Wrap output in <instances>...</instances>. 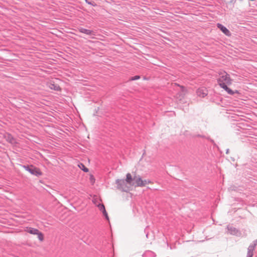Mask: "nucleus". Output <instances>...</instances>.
Here are the masks:
<instances>
[{
    "label": "nucleus",
    "instance_id": "obj_1",
    "mask_svg": "<svg viewBox=\"0 0 257 257\" xmlns=\"http://www.w3.org/2000/svg\"><path fill=\"white\" fill-rule=\"evenodd\" d=\"M218 74L219 77L217 78V81L221 88L223 87L224 85H229L232 83V79L229 74L226 72L220 71L218 73Z\"/></svg>",
    "mask_w": 257,
    "mask_h": 257
},
{
    "label": "nucleus",
    "instance_id": "obj_2",
    "mask_svg": "<svg viewBox=\"0 0 257 257\" xmlns=\"http://www.w3.org/2000/svg\"><path fill=\"white\" fill-rule=\"evenodd\" d=\"M126 182L130 186L143 187V184H142L143 180L139 175H135L133 178L130 173H127L126 174Z\"/></svg>",
    "mask_w": 257,
    "mask_h": 257
},
{
    "label": "nucleus",
    "instance_id": "obj_3",
    "mask_svg": "<svg viewBox=\"0 0 257 257\" xmlns=\"http://www.w3.org/2000/svg\"><path fill=\"white\" fill-rule=\"evenodd\" d=\"M115 183L117 185V189L122 191L127 192L130 191V187L128 184L126 182V179H117L115 181Z\"/></svg>",
    "mask_w": 257,
    "mask_h": 257
},
{
    "label": "nucleus",
    "instance_id": "obj_4",
    "mask_svg": "<svg viewBox=\"0 0 257 257\" xmlns=\"http://www.w3.org/2000/svg\"><path fill=\"white\" fill-rule=\"evenodd\" d=\"M23 167L25 170L28 171L32 175L36 177H39L42 175V172L40 169L35 167L33 165H23Z\"/></svg>",
    "mask_w": 257,
    "mask_h": 257
},
{
    "label": "nucleus",
    "instance_id": "obj_5",
    "mask_svg": "<svg viewBox=\"0 0 257 257\" xmlns=\"http://www.w3.org/2000/svg\"><path fill=\"white\" fill-rule=\"evenodd\" d=\"M27 232L34 235H37L38 238L40 241L44 239V236L43 233L40 232L38 229L31 227H27L25 230Z\"/></svg>",
    "mask_w": 257,
    "mask_h": 257
},
{
    "label": "nucleus",
    "instance_id": "obj_6",
    "mask_svg": "<svg viewBox=\"0 0 257 257\" xmlns=\"http://www.w3.org/2000/svg\"><path fill=\"white\" fill-rule=\"evenodd\" d=\"M257 245V240L253 241L252 243L250 244L247 248V252L246 257H252L253 255V250Z\"/></svg>",
    "mask_w": 257,
    "mask_h": 257
},
{
    "label": "nucleus",
    "instance_id": "obj_7",
    "mask_svg": "<svg viewBox=\"0 0 257 257\" xmlns=\"http://www.w3.org/2000/svg\"><path fill=\"white\" fill-rule=\"evenodd\" d=\"M196 93L198 96L203 98L208 94V91L206 88L201 87L197 89Z\"/></svg>",
    "mask_w": 257,
    "mask_h": 257
},
{
    "label": "nucleus",
    "instance_id": "obj_8",
    "mask_svg": "<svg viewBox=\"0 0 257 257\" xmlns=\"http://www.w3.org/2000/svg\"><path fill=\"white\" fill-rule=\"evenodd\" d=\"M227 228L228 229V232L232 235H234L236 236H239L241 234L240 232L237 230L236 228L233 226H230L228 225L227 226Z\"/></svg>",
    "mask_w": 257,
    "mask_h": 257
},
{
    "label": "nucleus",
    "instance_id": "obj_9",
    "mask_svg": "<svg viewBox=\"0 0 257 257\" xmlns=\"http://www.w3.org/2000/svg\"><path fill=\"white\" fill-rule=\"evenodd\" d=\"M78 31L81 33H83L86 35H89V36H91V35L95 36L96 35L94 31H93L92 30L86 29L83 28L82 27H80V28H78Z\"/></svg>",
    "mask_w": 257,
    "mask_h": 257
},
{
    "label": "nucleus",
    "instance_id": "obj_10",
    "mask_svg": "<svg viewBox=\"0 0 257 257\" xmlns=\"http://www.w3.org/2000/svg\"><path fill=\"white\" fill-rule=\"evenodd\" d=\"M217 26V27L226 36H229L230 35V31L222 24L218 23Z\"/></svg>",
    "mask_w": 257,
    "mask_h": 257
},
{
    "label": "nucleus",
    "instance_id": "obj_11",
    "mask_svg": "<svg viewBox=\"0 0 257 257\" xmlns=\"http://www.w3.org/2000/svg\"><path fill=\"white\" fill-rule=\"evenodd\" d=\"M143 257H155L156 254L155 252L151 250L146 251L142 255Z\"/></svg>",
    "mask_w": 257,
    "mask_h": 257
},
{
    "label": "nucleus",
    "instance_id": "obj_12",
    "mask_svg": "<svg viewBox=\"0 0 257 257\" xmlns=\"http://www.w3.org/2000/svg\"><path fill=\"white\" fill-rule=\"evenodd\" d=\"M49 87L50 88V89H53L54 90L58 91V90H60V86L57 84L50 83V85H49Z\"/></svg>",
    "mask_w": 257,
    "mask_h": 257
},
{
    "label": "nucleus",
    "instance_id": "obj_13",
    "mask_svg": "<svg viewBox=\"0 0 257 257\" xmlns=\"http://www.w3.org/2000/svg\"><path fill=\"white\" fill-rule=\"evenodd\" d=\"M222 88L225 90L230 95H233L234 93L232 90L227 87V85H224L223 87H222Z\"/></svg>",
    "mask_w": 257,
    "mask_h": 257
},
{
    "label": "nucleus",
    "instance_id": "obj_14",
    "mask_svg": "<svg viewBox=\"0 0 257 257\" xmlns=\"http://www.w3.org/2000/svg\"><path fill=\"white\" fill-rule=\"evenodd\" d=\"M78 166L84 172L86 173L89 171L88 169L86 168L82 163H80V164L78 165Z\"/></svg>",
    "mask_w": 257,
    "mask_h": 257
},
{
    "label": "nucleus",
    "instance_id": "obj_15",
    "mask_svg": "<svg viewBox=\"0 0 257 257\" xmlns=\"http://www.w3.org/2000/svg\"><path fill=\"white\" fill-rule=\"evenodd\" d=\"M7 140L11 144H13L15 142V139L13 136L11 135H8Z\"/></svg>",
    "mask_w": 257,
    "mask_h": 257
},
{
    "label": "nucleus",
    "instance_id": "obj_16",
    "mask_svg": "<svg viewBox=\"0 0 257 257\" xmlns=\"http://www.w3.org/2000/svg\"><path fill=\"white\" fill-rule=\"evenodd\" d=\"M98 208H99V210L102 212L103 210L105 209V206L103 204H99L97 205Z\"/></svg>",
    "mask_w": 257,
    "mask_h": 257
},
{
    "label": "nucleus",
    "instance_id": "obj_17",
    "mask_svg": "<svg viewBox=\"0 0 257 257\" xmlns=\"http://www.w3.org/2000/svg\"><path fill=\"white\" fill-rule=\"evenodd\" d=\"M150 183H152V182L150 180H143L142 184H143V187L145 186V185H146L147 184H149Z\"/></svg>",
    "mask_w": 257,
    "mask_h": 257
},
{
    "label": "nucleus",
    "instance_id": "obj_18",
    "mask_svg": "<svg viewBox=\"0 0 257 257\" xmlns=\"http://www.w3.org/2000/svg\"><path fill=\"white\" fill-rule=\"evenodd\" d=\"M140 78V76L139 75H136L135 76L131 77L130 79V80L134 81V80H138Z\"/></svg>",
    "mask_w": 257,
    "mask_h": 257
},
{
    "label": "nucleus",
    "instance_id": "obj_19",
    "mask_svg": "<svg viewBox=\"0 0 257 257\" xmlns=\"http://www.w3.org/2000/svg\"><path fill=\"white\" fill-rule=\"evenodd\" d=\"M85 1L88 5H92L94 7L96 6V4L95 3H94V2H89L88 0H85Z\"/></svg>",
    "mask_w": 257,
    "mask_h": 257
},
{
    "label": "nucleus",
    "instance_id": "obj_20",
    "mask_svg": "<svg viewBox=\"0 0 257 257\" xmlns=\"http://www.w3.org/2000/svg\"><path fill=\"white\" fill-rule=\"evenodd\" d=\"M102 213H103V215L104 216H106V214H107V213L106 211V210L105 209L104 210H103Z\"/></svg>",
    "mask_w": 257,
    "mask_h": 257
},
{
    "label": "nucleus",
    "instance_id": "obj_21",
    "mask_svg": "<svg viewBox=\"0 0 257 257\" xmlns=\"http://www.w3.org/2000/svg\"><path fill=\"white\" fill-rule=\"evenodd\" d=\"M105 218L107 220H109V217H108V214H106V216H104Z\"/></svg>",
    "mask_w": 257,
    "mask_h": 257
},
{
    "label": "nucleus",
    "instance_id": "obj_22",
    "mask_svg": "<svg viewBox=\"0 0 257 257\" xmlns=\"http://www.w3.org/2000/svg\"><path fill=\"white\" fill-rule=\"evenodd\" d=\"M175 85H177V84H176V83H175ZM177 85H178V86H180V85H179V84H177ZM180 87H181V88L182 89V90L184 89V87L183 86H180Z\"/></svg>",
    "mask_w": 257,
    "mask_h": 257
},
{
    "label": "nucleus",
    "instance_id": "obj_23",
    "mask_svg": "<svg viewBox=\"0 0 257 257\" xmlns=\"http://www.w3.org/2000/svg\"><path fill=\"white\" fill-rule=\"evenodd\" d=\"M229 150L228 149H227L226 150V154H228L229 153Z\"/></svg>",
    "mask_w": 257,
    "mask_h": 257
},
{
    "label": "nucleus",
    "instance_id": "obj_24",
    "mask_svg": "<svg viewBox=\"0 0 257 257\" xmlns=\"http://www.w3.org/2000/svg\"><path fill=\"white\" fill-rule=\"evenodd\" d=\"M146 237L148 238V233H147L146 234Z\"/></svg>",
    "mask_w": 257,
    "mask_h": 257
}]
</instances>
